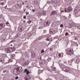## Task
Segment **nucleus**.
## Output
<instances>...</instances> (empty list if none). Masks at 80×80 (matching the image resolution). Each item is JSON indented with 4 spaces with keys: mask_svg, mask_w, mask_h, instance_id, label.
Returning a JSON list of instances; mask_svg holds the SVG:
<instances>
[{
    "mask_svg": "<svg viewBox=\"0 0 80 80\" xmlns=\"http://www.w3.org/2000/svg\"><path fill=\"white\" fill-rule=\"evenodd\" d=\"M12 42H13V41H11L10 42V43H12Z\"/></svg>",
    "mask_w": 80,
    "mask_h": 80,
    "instance_id": "obj_60",
    "label": "nucleus"
},
{
    "mask_svg": "<svg viewBox=\"0 0 80 80\" xmlns=\"http://www.w3.org/2000/svg\"><path fill=\"white\" fill-rule=\"evenodd\" d=\"M57 57H63V54L62 53H57Z\"/></svg>",
    "mask_w": 80,
    "mask_h": 80,
    "instance_id": "obj_13",
    "label": "nucleus"
},
{
    "mask_svg": "<svg viewBox=\"0 0 80 80\" xmlns=\"http://www.w3.org/2000/svg\"><path fill=\"white\" fill-rule=\"evenodd\" d=\"M19 37V35L18 34H17L16 36L15 37Z\"/></svg>",
    "mask_w": 80,
    "mask_h": 80,
    "instance_id": "obj_52",
    "label": "nucleus"
},
{
    "mask_svg": "<svg viewBox=\"0 0 80 80\" xmlns=\"http://www.w3.org/2000/svg\"><path fill=\"white\" fill-rule=\"evenodd\" d=\"M26 7H27V8H28V6H26Z\"/></svg>",
    "mask_w": 80,
    "mask_h": 80,
    "instance_id": "obj_64",
    "label": "nucleus"
},
{
    "mask_svg": "<svg viewBox=\"0 0 80 80\" xmlns=\"http://www.w3.org/2000/svg\"><path fill=\"white\" fill-rule=\"evenodd\" d=\"M28 36H29V37H30V36H32V34L30 33H28Z\"/></svg>",
    "mask_w": 80,
    "mask_h": 80,
    "instance_id": "obj_38",
    "label": "nucleus"
},
{
    "mask_svg": "<svg viewBox=\"0 0 80 80\" xmlns=\"http://www.w3.org/2000/svg\"><path fill=\"white\" fill-rule=\"evenodd\" d=\"M51 3H52L56 4V3H57V1L56 0H52L51 1Z\"/></svg>",
    "mask_w": 80,
    "mask_h": 80,
    "instance_id": "obj_20",
    "label": "nucleus"
},
{
    "mask_svg": "<svg viewBox=\"0 0 80 80\" xmlns=\"http://www.w3.org/2000/svg\"><path fill=\"white\" fill-rule=\"evenodd\" d=\"M72 10V7H68V8L65 9V11L66 12H71Z\"/></svg>",
    "mask_w": 80,
    "mask_h": 80,
    "instance_id": "obj_5",
    "label": "nucleus"
},
{
    "mask_svg": "<svg viewBox=\"0 0 80 80\" xmlns=\"http://www.w3.org/2000/svg\"><path fill=\"white\" fill-rule=\"evenodd\" d=\"M57 12H56V11H52L51 12V15H57Z\"/></svg>",
    "mask_w": 80,
    "mask_h": 80,
    "instance_id": "obj_24",
    "label": "nucleus"
},
{
    "mask_svg": "<svg viewBox=\"0 0 80 80\" xmlns=\"http://www.w3.org/2000/svg\"><path fill=\"white\" fill-rule=\"evenodd\" d=\"M47 41H49V42H52V38H51L49 39H46Z\"/></svg>",
    "mask_w": 80,
    "mask_h": 80,
    "instance_id": "obj_29",
    "label": "nucleus"
},
{
    "mask_svg": "<svg viewBox=\"0 0 80 80\" xmlns=\"http://www.w3.org/2000/svg\"><path fill=\"white\" fill-rule=\"evenodd\" d=\"M23 54L25 56H26V55H28V53H27V52H24Z\"/></svg>",
    "mask_w": 80,
    "mask_h": 80,
    "instance_id": "obj_32",
    "label": "nucleus"
},
{
    "mask_svg": "<svg viewBox=\"0 0 80 80\" xmlns=\"http://www.w3.org/2000/svg\"><path fill=\"white\" fill-rule=\"evenodd\" d=\"M44 52V49H42V50L41 51V53H43V52Z\"/></svg>",
    "mask_w": 80,
    "mask_h": 80,
    "instance_id": "obj_39",
    "label": "nucleus"
},
{
    "mask_svg": "<svg viewBox=\"0 0 80 80\" xmlns=\"http://www.w3.org/2000/svg\"><path fill=\"white\" fill-rule=\"evenodd\" d=\"M31 22H32V21L29 20V21H28L27 23H28L30 24L31 23Z\"/></svg>",
    "mask_w": 80,
    "mask_h": 80,
    "instance_id": "obj_42",
    "label": "nucleus"
},
{
    "mask_svg": "<svg viewBox=\"0 0 80 80\" xmlns=\"http://www.w3.org/2000/svg\"><path fill=\"white\" fill-rule=\"evenodd\" d=\"M43 32L44 33H47V31L46 30H44Z\"/></svg>",
    "mask_w": 80,
    "mask_h": 80,
    "instance_id": "obj_46",
    "label": "nucleus"
},
{
    "mask_svg": "<svg viewBox=\"0 0 80 80\" xmlns=\"http://www.w3.org/2000/svg\"><path fill=\"white\" fill-rule=\"evenodd\" d=\"M6 25L7 26H9L10 25V23L8 22H7L6 23Z\"/></svg>",
    "mask_w": 80,
    "mask_h": 80,
    "instance_id": "obj_34",
    "label": "nucleus"
},
{
    "mask_svg": "<svg viewBox=\"0 0 80 80\" xmlns=\"http://www.w3.org/2000/svg\"><path fill=\"white\" fill-rule=\"evenodd\" d=\"M50 21H47L46 22V23L44 24V26L45 27V24L48 26L50 25Z\"/></svg>",
    "mask_w": 80,
    "mask_h": 80,
    "instance_id": "obj_15",
    "label": "nucleus"
},
{
    "mask_svg": "<svg viewBox=\"0 0 80 80\" xmlns=\"http://www.w3.org/2000/svg\"><path fill=\"white\" fill-rule=\"evenodd\" d=\"M63 26V24H60V27H61V28H62Z\"/></svg>",
    "mask_w": 80,
    "mask_h": 80,
    "instance_id": "obj_43",
    "label": "nucleus"
},
{
    "mask_svg": "<svg viewBox=\"0 0 80 80\" xmlns=\"http://www.w3.org/2000/svg\"><path fill=\"white\" fill-rule=\"evenodd\" d=\"M3 80H5V77H3Z\"/></svg>",
    "mask_w": 80,
    "mask_h": 80,
    "instance_id": "obj_59",
    "label": "nucleus"
},
{
    "mask_svg": "<svg viewBox=\"0 0 80 80\" xmlns=\"http://www.w3.org/2000/svg\"><path fill=\"white\" fill-rule=\"evenodd\" d=\"M35 9L36 11L38 10H39V7H37L35 8Z\"/></svg>",
    "mask_w": 80,
    "mask_h": 80,
    "instance_id": "obj_31",
    "label": "nucleus"
},
{
    "mask_svg": "<svg viewBox=\"0 0 80 80\" xmlns=\"http://www.w3.org/2000/svg\"><path fill=\"white\" fill-rule=\"evenodd\" d=\"M24 19H25L26 18V16H24L23 17Z\"/></svg>",
    "mask_w": 80,
    "mask_h": 80,
    "instance_id": "obj_53",
    "label": "nucleus"
},
{
    "mask_svg": "<svg viewBox=\"0 0 80 80\" xmlns=\"http://www.w3.org/2000/svg\"><path fill=\"white\" fill-rule=\"evenodd\" d=\"M18 78H19L18 76H16L15 78V80H18Z\"/></svg>",
    "mask_w": 80,
    "mask_h": 80,
    "instance_id": "obj_44",
    "label": "nucleus"
},
{
    "mask_svg": "<svg viewBox=\"0 0 80 80\" xmlns=\"http://www.w3.org/2000/svg\"><path fill=\"white\" fill-rule=\"evenodd\" d=\"M23 22H24V23H25V22H26V21H25V20H24V21H23Z\"/></svg>",
    "mask_w": 80,
    "mask_h": 80,
    "instance_id": "obj_61",
    "label": "nucleus"
},
{
    "mask_svg": "<svg viewBox=\"0 0 80 80\" xmlns=\"http://www.w3.org/2000/svg\"><path fill=\"white\" fill-rule=\"evenodd\" d=\"M13 10H14V9L13 8H11V11L12 12H13Z\"/></svg>",
    "mask_w": 80,
    "mask_h": 80,
    "instance_id": "obj_48",
    "label": "nucleus"
},
{
    "mask_svg": "<svg viewBox=\"0 0 80 80\" xmlns=\"http://www.w3.org/2000/svg\"><path fill=\"white\" fill-rule=\"evenodd\" d=\"M26 10V9H25L24 10V12H25V10Z\"/></svg>",
    "mask_w": 80,
    "mask_h": 80,
    "instance_id": "obj_63",
    "label": "nucleus"
},
{
    "mask_svg": "<svg viewBox=\"0 0 80 80\" xmlns=\"http://www.w3.org/2000/svg\"><path fill=\"white\" fill-rule=\"evenodd\" d=\"M53 65H54V62L53 63L52 67H50V69L52 71H56V70H57V68L55 67H53Z\"/></svg>",
    "mask_w": 80,
    "mask_h": 80,
    "instance_id": "obj_8",
    "label": "nucleus"
},
{
    "mask_svg": "<svg viewBox=\"0 0 80 80\" xmlns=\"http://www.w3.org/2000/svg\"><path fill=\"white\" fill-rule=\"evenodd\" d=\"M40 37H46L47 39L46 40H48L51 38V35L49 34H47L46 35L43 36L42 35Z\"/></svg>",
    "mask_w": 80,
    "mask_h": 80,
    "instance_id": "obj_3",
    "label": "nucleus"
},
{
    "mask_svg": "<svg viewBox=\"0 0 80 80\" xmlns=\"http://www.w3.org/2000/svg\"><path fill=\"white\" fill-rule=\"evenodd\" d=\"M7 72V70H4L3 71V73H5V72Z\"/></svg>",
    "mask_w": 80,
    "mask_h": 80,
    "instance_id": "obj_49",
    "label": "nucleus"
},
{
    "mask_svg": "<svg viewBox=\"0 0 80 80\" xmlns=\"http://www.w3.org/2000/svg\"><path fill=\"white\" fill-rule=\"evenodd\" d=\"M61 68H62V70H63V68H65V65H64L63 64H60L59 65Z\"/></svg>",
    "mask_w": 80,
    "mask_h": 80,
    "instance_id": "obj_26",
    "label": "nucleus"
},
{
    "mask_svg": "<svg viewBox=\"0 0 80 80\" xmlns=\"http://www.w3.org/2000/svg\"><path fill=\"white\" fill-rule=\"evenodd\" d=\"M23 70V69L22 67L16 68L14 70L13 73L15 75H18Z\"/></svg>",
    "mask_w": 80,
    "mask_h": 80,
    "instance_id": "obj_1",
    "label": "nucleus"
},
{
    "mask_svg": "<svg viewBox=\"0 0 80 80\" xmlns=\"http://www.w3.org/2000/svg\"><path fill=\"white\" fill-rule=\"evenodd\" d=\"M5 61V59H4V58H0V62H1V63H3Z\"/></svg>",
    "mask_w": 80,
    "mask_h": 80,
    "instance_id": "obj_22",
    "label": "nucleus"
},
{
    "mask_svg": "<svg viewBox=\"0 0 80 80\" xmlns=\"http://www.w3.org/2000/svg\"><path fill=\"white\" fill-rule=\"evenodd\" d=\"M5 27V23L3 22L0 24V29H2Z\"/></svg>",
    "mask_w": 80,
    "mask_h": 80,
    "instance_id": "obj_10",
    "label": "nucleus"
},
{
    "mask_svg": "<svg viewBox=\"0 0 80 80\" xmlns=\"http://www.w3.org/2000/svg\"><path fill=\"white\" fill-rule=\"evenodd\" d=\"M49 33L50 34L52 35L53 34H54L55 33V31L53 30H50L49 31Z\"/></svg>",
    "mask_w": 80,
    "mask_h": 80,
    "instance_id": "obj_16",
    "label": "nucleus"
},
{
    "mask_svg": "<svg viewBox=\"0 0 80 80\" xmlns=\"http://www.w3.org/2000/svg\"><path fill=\"white\" fill-rule=\"evenodd\" d=\"M8 10H9V11H11V8H9L8 9Z\"/></svg>",
    "mask_w": 80,
    "mask_h": 80,
    "instance_id": "obj_57",
    "label": "nucleus"
},
{
    "mask_svg": "<svg viewBox=\"0 0 80 80\" xmlns=\"http://www.w3.org/2000/svg\"><path fill=\"white\" fill-rule=\"evenodd\" d=\"M52 50V48H50V50Z\"/></svg>",
    "mask_w": 80,
    "mask_h": 80,
    "instance_id": "obj_62",
    "label": "nucleus"
},
{
    "mask_svg": "<svg viewBox=\"0 0 80 80\" xmlns=\"http://www.w3.org/2000/svg\"><path fill=\"white\" fill-rule=\"evenodd\" d=\"M42 70H39L38 71V72L39 73H42Z\"/></svg>",
    "mask_w": 80,
    "mask_h": 80,
    "instance_id": "obj_45",
    "label": "nucleus"
},
{
    "mask_svg": "<svg viewBox=\"0 0 80 80\" xmlns=\"http://www.w3.org/2000/svg\"><path fill=\"white\" fill-rule=\"evenodd\" d=\"M24 73H26L27 75H28V74L30 73V72H29V71H28V69H25Z\"/></svg>",
    "mask_w": 80,
    "mask_h": 80,
    "instance_id": "obj_17",
    "label": "nucleus"
},
{
    "mask_svg": "<svg viewBox=\"0 0 80 80\" xmlns=\"http://www.w3.org/2000/svg\"><path fill=\"white\" fill-rule=\"evenodd\" d=\"M63 20H66L67 19V18L65 16H63Z\"/></svg>",
    "mask_w": 80,
    "mask_h": 80,
    "instance_id": "obj_40",
    "label": "nucleus"
},
{
    "mask_svg": "<svg viewBox=\"0 0 80 80\" xmlns=\"http://www.w3.org/2000/svg\"><path fill=\"white\" fill-rule=\"evenodd\" d=\"M61 80H65V79H64V78L63 77H60Z\"/></svg>",
    "mask_w": 80,
    "mask_h": 80,
    "instance_id": "obj_36",
    "label": "nucleus"
},
{
    "mask_svg": "<svg viewBox=\"0 0 80 80\" xmlns=\"http://www.w3.org/2000/svg\"><path fill=\"white\" fill-rule=\"evenodd\" d=\"M42 15H46V11H43L42 12Z\"/></svg>",
    "mask_w": 80,
    "mask_h": 80,
    "instance_id": "obj_28",
    "label": "nucleus"
},
{
    "mask_svg": "<svg viewBox=\"0 0 80 80\" xmlns=\"http://www.w3.org/2000/svg\"><path fill=\"white\" fill-rule=\"evenodd\" d=\"M20 61L21 63L24 64V65H26V62H25V60L23 58H21L20 59Z\"/></svg>",
    "mask_w": 80,
    "mask_h": 80,
    "instance_id": "obj_6",
    "label": "nucleus"
},
{
    "mask_svg": "<svg viewBox=\"0 0 80 80\" xmlns=\"http://www.w3.org/2000/svg\"><path fill=\"white\" fill-rule=\"evenodd\" d=\"M12 49L11 48H6L5 49V51L6 53H11Z\"/></svg>",
    "mask_w": 80,
    "mask_h": 80,
    "instance_id": "obj_9",
    "label": "nucleus"
},
{
    "mask_svg": "<svg viewBox=\"0 0 80 80\" xmlns=\"http://www.w3.org/2000/svg\"><path fill=\"white\" fill-rule=\"evenodd\" d=\"M80 62V58H77L76 61L75 62L76 63H78Z\"/></svg>",
    "mask_w": 80,
    "mask_h": 80,
    "instance_id": "obj_23",
    "label": "nucleus"
},
{
    "mask_svg": "<svg viewBox=\"0 0 80 80\" xmlns=\"http://www.w3.org/2000/svg\"><path fill=\"white\" fill-rule=\"evenodd\" d=\"M73 59H71L70 61H68V65H72V62H73Z\"/></svg>",
    "mask_w": 80,
    "mask_h": 80,
    "instance_id": "obj_18",
    "label": "nucleus"
},
{
    "mask_svg": "<svg viewBox=\"0 0 80 80\" xmlns=\"http://www.w3.org/2000/svg\"><path fill=\"white\" fill-rule=\"evenodd\" d=\"M68 35V33L66 32L65 33V35L66 36H67V35Z\"/></svg>",
    "mask_w": 80,
    "mask_h": 80,
    "instance_id": "obj_47",
    "label": "nucleus"
},
{
    "mask_svg": "<svg viewBox=\"0 0 80 80\" xmlns=\"http://www.w3.org/2000/svg\"><path fill=\"white\" fill-rule=\"evenodd\" d=\"M59 75V73L55 72L52 74L53 76L55 78H57V77H60Z\"/></svg>",
    "mask_w": 80,
    "mask_h": 80,
    "instance_id": "obj_7",
    "label": "nucleus"
},
{
    "mask_svg": "<svg viewBox=\"0 0 80 80\" xmlns=\"http://www.w3.org/2000/svg\"><path fill=\"white\" fill-rule=\"evenodd\" d=\"M66 52L67 54V55H71L72 54H73V49H67Z\"/></svg>",
    "mask_w": 80,
    "mask_h": 80,
    "instance_id": "obj_2",
    "label": "nucleus"
},
{
    "mask_svg": "<svg viewBox=\"0 0 80 80\" xmlns=\"http://www.w3.org/2000/svg\"><path fill=\"white\" fill-rule=\"evenodd\" d=\"M51 58H48V59L47 60L48 62H50L51 60Z\"/></svg>",
    "mask_w": 80,
    "mask_h": 80,
    "instance_id": "obj_33",
    "label": "nucleus"
},
{
    "mask_svg": "<svg viewBox=\"0 0 80 80\" xmlns=\"http://www.w3.org/2000/svg\"><path fill=\"white\" fill-rule=\"evenodd\" d=\"M3 19V16L2 14L0 15V21H2Z\"/></svg>",
    "mask_w": 80,
    "mask_h": 80,
    "instance_id": "obj_27",
    "label": "nucleus"
},
{
    "mask_svg": "<svg viewBox=\"0 0 80 80\" xmlns=\"http://www.w3.org/2000/svg\"><path fill=\"white\" fill-rule=\"evenodd\" d=\"M18 30L19 32H22L23 30V27L22 26H20L18 28Z\"/></svg>",
    "mask_w": 80,
    "mask_h": 80,
    "instance_id": "obj_11",
    "label": "nucleus"
},
{
    "mask_svg": "<svg viewBox=\"0 0 80 80\" xmlns=\"http://www.w3.org/2000/svg\"><path fill=\"white\" fill-rule=\"evenodd\" d=\"M77 28L78 29H80V26H78Z\"/></svg>",
    "mask_w": 80,
    "mask_h": 80,
    "instance_id": "obj_54",
    "label": "nucleus"
},
{
    "mask_svg": "<svg viewBox=\"0 0 80 80\" xmlns=\"http://www.w3.org/2000/svg\"><path fill=\"white\" fill-rule=\"evenodd\" d=\"M32 11L33 12H35V10L34 9H32Z\"/></svg>",
    "mask_w": 80,
    "mask_h": 80,
    "instance_id": "obj_58",
    "label": "nucleus"
},
{
    "mask_svg": "<svg viewBox=\"0 0 80 80\" xmlns=\"http://www.w3.org/2000/svg\"><path fill=\"white\" fill-rule=\"evenodd\" d=\"M5 57H7V55L5 54H2L1 56V58H4V59H5Z\"/></svg>",
    "mask_w": 80,
    "mask_h": 80,
    "instance_id": "obj_21",
    "label": "nucleus"
},
{
    "mask_svg": "<svg viewBox=\"0 0 80 80\" xmlns=\"http://www.w3.org/2000/svg\"><path fill=\"white\" fill-rule=\"evenodd\" d=\"M78 10H79V8L77 7L75 8L74 12H75V13H77V12H78Z\"/></svg>",
    "mask_w": 80,
    "mask_h": 80,
    "instance_id": "obj_14",
    "label": "nucleus"
},
{
    "mask_svg": "<svg viewBox=\"0 0 80 80\" xmlns=\"http://www.w3.org/2000/svg\"><path fill=\"white\" fill-rule=\"evenodd\" d=\"M12 62V59H9V60L8 63H10V62Z\"/></svg>",
    "mask_w": 80,
    "mask_h": 80,
    "instance_id": "obj_41",
    "label": "nucleus"
},
{
    "mask_svg": "<svg viewBox=\"0 0 80 80\" xmlns=\"http://www.w3.org/2000/svg\"><path fill=\"white\" fill-rule=\"evenodd\" d=\"M47 80H52V79H51L50 78H48Z\"/></svg>",
    "mask_w": 80,
    "mask_h": 80,
    "instance_id": "obj_55",
    "label": "nucleus"
},
{
    "mask_svg": "<svg viewBox=\"0 0 80 80\" xmlns=\"http://www.w3.org/2000/svg\"><path fill=\"white\" fill-rule=\"evenodd\" d=\"M38 16H41L42 15V14H41V13L39 12L38 13Z\"/></svg>",
    "mask_w": 80,
    "mask_h": 80,
    "instance_id": "obj_35",
    "label": "nucleus"
},
{
    "mask_svg": "<svg viewBox=\"0 0 80 80\" xmlns=\"http://www.w3.org/2000/svg\"><path fill=\"white\" fill-rule=\"evenodd\" d=\"M12 57H15V54H13L12 55Z\"/></svg>",
    "mask_w": 80,
    "mask_h": 80,
    "instance_id": "obj_51",
    "label": "nucleus"
},
{
    "mask_svg": "<svg viewBox=\"0 0 80 80\" xmlns=\"http://www.w3.org/2000/svg\"><path fill=\"white\" fill-rule=\"evenodd\" d=\"M63 71L66 72H70L71 71V69L70 68L65 67L63 68Z\"/></svg>",
    "mask_w": 80,
    "mask_h": 80,
    "instance_id": "obj_4",
    "label": "nucleus"
},
{
    "mask_svg": "<svg viewBox=\"0 0 80 80\" xmlns=\"http://www.w3.org/2000/svg\"><path fill=\"white\" fill-rule=\"evenodd\" d=\"M28 14H29V13L28 12H27L26 13V15H28Z\"/></svg>",
    "mask_w": 80,
    "mask_h": 80,
    "instance_id": "obj_56",
    "label": "nucleus"
},
{
    "mask_svg": "<svg viewBox=\"0 0 80 80\" xmlns=\"http://www.w3.org/2000/svg\"><path fill=\"white\" fill-rule=\"evenodd\" d=\"M5 3V1L4 0H0V5H3Z\"/></svg>",
    "mask_w": 80,
    "mask_h": 80,
    "instance_id": "obj_12",
    "label": "nucleus"
},
{
    "mask_svg": "<svg viewBox=\"0 0 80 80\" xmlns=\"http://www.w3.org/2000/svg\"><path fill=\"white\" fill-rule=\"evenodd\" d=\"M47 3H48V4H50V1H48L47 2Z\"/></svg>",
    "mask_w": 80,
    "mask_h": 80,
    "instance_id": "obj_50",
    "label": "nucleus"
},
{
    "mask_svg": "<svg viewBox=\"0 0 80 80\" xmlns=\"http://www.w3.org/2000/svg\"><path fill=\"white\" fill-rule=\"evenodd\" d=\"M30 78V77L29 76H26L25 77V80H29Z\"/></svg>",
    "mask_w": 80,
    "mask_h": 80,
    "instance_id": "obj_19",
    "label": "nucleus"
},
{
    "mask_svg": "<svg viewBox=\"0 0 80 80\" xmlns=\"http://www.w3.org/2000/svg\"><path fill=\"white\" fill-rule=\"evenodd\" d=\"M41 62L42 64H44L45 63V60H43Z\"/></svg>",
    "mask_w": 80,
    "mask_h": 80,
    "instance_id": "obj_30",
    "label": "nucleus"
},
{
    "mask_svg": "<svg viewBox=\"0 0 80 80\" xmlns=\"http://www.w3.org/2000/svg\"><path fill=\"white\" fill-rule=\"evenodd\" d=\"M50 69V68H47V70H48V71L49 72H51V69Z\"/></svg>",
    "mask_w": 80,
    "mask_h": 80,
    "instance_id": "obj_37",
    "label": "nucleus"
},
{
    "mask_svg": "<svg viewBox=\"0 0 80 80\" xmlns=\"http://www.w3.org/2000/svg\"><path fill=\"white\" fill-rule=\"evenodd\" d=\"M11 52H14V51H15V47H13L12 48H11Z\"/></svg>",
    "mask_w": 80,
    "mask_h": 80,
    "instance_id": "obj_25",
    "label": "nucleus"
}]
</instances>
